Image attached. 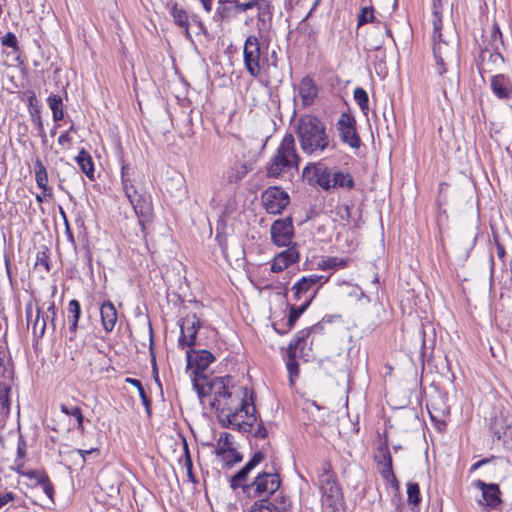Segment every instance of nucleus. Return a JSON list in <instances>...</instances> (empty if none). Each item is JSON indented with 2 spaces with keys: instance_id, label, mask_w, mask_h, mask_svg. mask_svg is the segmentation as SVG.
<instances>
[{
  "instance_id": "obj_60",
  "label": "nucleus",
  "mask_w": 512,
  "mask_h": 512,
  "mask_svg": "<svg viewBox=\"0 0 512 512\" xmlns=\"http://www.w3.org/2000/svg\"><path fill=\"white\" fill-rule=\"evenodd\" d=\"M494 460H495V457L481 459V460L475 462L474 464H472V466L470 467V472H474L477 469H479L480 467H482L488 463H491Z\"/></svg>"
},
{
  "instance_id": "obj_14",
  "label": "nucleus",
  "mask_w": 512,
  "mask_h": 512,
  "mask_svg": "<svg viewBox=\"0 0 512 512\" xmlns=\"http://www.w3.org/2000/svg\"><path fill=\"white\" fill-rule=\"evenodd\" d=\"M180 337L178 346L192 347L196 344V336L201 327V321L196 314H188L179 321Z\"/></svg>"
},
{
  "instance_id": "obj_54",
  "label": "nucleus",
  "mask_w": 512,
  "mask_h": 512,
  "mask_svg": "<svg viewBox=\"0 0 512 512\" xmlns=\"http://www.w3.org/2000/svg\"><path fill=\"white\" fill-rule=\"evenodd\" d=\"M258 0H248L246 2L237 3L235 9L237 12H245L247 10L253 9L256 7Z\"/></svg>"
},
{
  "instance_id": "obj_34",
  "label": "nucleus",
  "mask_w": 512,
  "mask_h": 512,
  "mask_svg": "<svg viewBox=\"0 0 512 512\" xmlns=\"http://www.w3.org/2000/svg\"><path fill=\"white\" fill-rule=\"evenodd\" d=\"M348 261L338 257H329L323 259L318 263V267L321 270L344 268L347 266Z\"/></svg>"
},
{
  "instance_id": "obj_26",
  "label": "nucleus",
  "mask_w": 512,
  "mask_h": 512,
  "mask_svg": "<svg viewBox=\"0 0 512 512\" xmlns=\"http://www.w3.org/2000/svg\"><path fill=\"white\" fill-rule=\"evenodd\" d=\"M298 90L299 96L301 97L304 105L312 104L315 97L317 96V87L313 80L308 76L301 80Z\"/></svg>"
},
{
  "instance_id": "obj_53",
  "label": "nucleus",
  "mask_w": 512,
  "mask_h": 512,
  "mask_svg": "<svg viewBox=\"0 0 512 512\" xmlns=\"http://www.w3.org/2000/svg\"><path fill=\"white\" fill-rule=\"evenodd\" d=\"M45 318L50 321V324L54 330L55 329V319H56V308H55V303L53 301H51L49 303V305L47 306V313H46Z\"/></svg>"
},
{
  "instance_id": "obj_5",
  "label": "nucleus",
  "mask_w": 512,
  "mask_h": 512,
  "mask_svg": "<svg viewBox=\"0 0 512 512\" xmlns=\"http://www.w3.org/2000/svg\"><path fill=\"white\" fill-rule=\"evenodd\" d=\"M303 175L325 191L343 188L350 190L354 188L352 175L338 167L328 168L322 162L310 163L303 169Z\"/></svg>"
},
{
  "instance_id": "obj_59",
  "label": "nucleus",
  "mask_w": 512,
  "mask_h": 512,
  "mask_svg": "<svg viewBox=\"0 0 512 512\" xmlns=\"http://www.w3.org/2000/svg\"><path fill=\"white\" fill-rule=\"evenodd\" d=\"M138 393H139V396H140V398L142 400L143 405L145 406L146 412L150 415V413H151V411H150L151 402H150V400H149V398H148L144 388L140 389L138 391Z\"/></svg>"
},
{
  "instance_id": "obj_35",
  "label": "nucleus",
  "mask_w": 512,
  "mask_h": 512,
  "mask_svg": "<svg viewBox=\"0 0 512 512\" xmlns=\"http://www.w3.org/2000/svg\"><path fill=\"white\" fill-rule=\"evenodd\" d=\"M309 307V301H304L299 307L292 305L289 310L288 321L287 324L291 329L298 318L304 313V311Z\"/></svg>"
},
{
  "instance_id": "obj_2",
  "label": "nucleus",
  "mask_w": 512,
  "mask_h": 512,
  "mask_svg": "<svg viewBox=\"0 0 512 512\" xmlns=\"http://www.w3.org/2000/svg\"><path fill=\"white\" fill-rule=\"evenodd\" d=\"M280 485L281 479L277 472L266 470L259 472L253 481H248L239 487L247 498L255 500L250 505H246L243 512H282L283 508L276 506L270 500Z\"/></svg>"
},
{
  "instance_id": "obj_7",
  "label": "nucleus",
  "mask_w": 512,
  "mask_h": 512,
  "mask_svg": "<svg viewBox=\"0 0 512 512\" xmlns=\"http://www.w3.org/2000/svg\"><path fill=\"white\" fill-rule=\"evenodd\" d=\"M231 382V376L214 377L210 380L207 377H203L201 380L194 379V386L201 399L209 397L211 406L220 405L223 407L225 405L223 397L235 388Z\"/></svg>"
},
{
  "instance_id": "obj_45",
  "label": "nucleus",
  "mask_w": 512,
  "mask_h": 512,
  "mask_svg": "<svg viewBox=\"0 0 512 512\" xmlns=\"http://www.w3.org/2000/svg\"><path fill=\"white\" fill-rule=\"evenodd\" d=\"M375 19L374 11L372 7H363L358 16V26H362L366 23L373 22Z\"/></svg>"
},
{
  "instance_id": "obj_51",
  "label": "nucleus",
  "mask_w": 512,
  "mask_h": 512,
  "mask_svg": "<svg viewBox=\"0 0 512 512\" xmlns=\"http://www.w3.org/2000/svg\"><path fill=\"white\" fill-rule=\"evenodd\" d=\"M257 424L256 428L251 430L249 433L253 431V435L255 438L258 439H265L268 436V431L266 427L263 425L262 422L257 423V421L254 423Z\"/></svg>"
},
{
  "instance_id": "obj_21",
  "label": "nucleus",
  "mask_w": 512,
  "mask_h": 512,
  "mask_svg": "<svg viewBox=\"0 0 512 512\" xmlns=\"http://www.w3.org/2000/svg\"><path fill=\"white\" fill-rule=\"evenodd\" d=\"M288 248L275 256L271 266V271L278 273L296 263L299 260V252L296 249L295 244L293 246H287Z\"/></svg>"
},
{
  "instance_id": "obj_43",
  "label": "nucleus",
  "mask_w": 512,
  "mask_h": 512,
  "mask_svg": "<svg viewBox=\"0 0 512 512\" xmlns=\"http://www.w3.org/2000/svg\"><path fill=\"white\" fill-rule=\"evenodd\" d=\"M220 456L228 468H231L234 464L241 462L243 459L242 455L236 450H230L227 454H222Z\"/></svg>"
},
{
  "instance_id": "obj_36",
  "label": "nucleus",
  "mask_w": 512,
  "mask_h": 512,
  "mask_svg": "<svg viewBox=\"0 0 512 512\" xmlns=\"http://www.w3.org/2000/svg\"><path fill=\"white\" fill-rule=\"evenodd\" d=\"M375 460L379 466L392 464V457L387 443H383L378 447Z\"/></svg>"
},
{
  "instance_id": "obj_50",
  "label": "nucleus",
  "mask_w": 512,
  "mask_h": 512,
  "mask_svg": "<svg viewBox=\"0 0 512 512\" xmlns=\"http://www.w3.org/2000/svg\"><path fill=\"white\" fill-rule=\"evenodd\" d=\"M27 477H29L30 479H34L36 481V483L40 486L41 484L44 483V478L45 480H49L47 474L45 472H40V471H29L25 474Z\"/></svg>"
},
{
  "instance_id": "obj_39",
  "label": "nucleus",
  "mask_w": 512,
  "mask_h": 512,
  "mask_svg": "<svg viewBox=\"0 0 512 512\" xmlns=\"http://www.w3.org/2000/svg\"><path fill=\"white\" fill-rule=\"evenodd\" d=\"M329 482L337 481L334 474L332 473V466L329 462H324L322 464L320 473H319V483L325 484Z\"/></svg>"
},
{
  "instance_id": "obj_64",
  "label": "nucleus",
  "mask_w": 512,
  "mask_h": 512,
  "mask_svg": "<svg viewBox=\"0 0 512 512\" xmlns=\"http://www.w3.org/2000/svg\"><path fill=\"white\" fill-rule=\"evenodd\" d=\"M126 382L131 384L132 387H136L138 391L143 388L141 382L139 380H137V379L126 378Z\"/></svg>"
},
{
  "instance_id": "obj_13",
  "label": "nucleus",
  "mask_w": 512,
  "mask_h": 512,
  "mask_svg": "<svg viewBox=\"0 0 512 512\" xmlns=\"http://www.w3.org/2000/svg\"><path fill=\"white\" fill-rule=\"evenodd\" d=\"M262 204L269 214H280L289 204L287 192L279 187H269L261 195Z\"/></svg>"
},
{
  "instance_id": "obj_17",
  "label": "nucleus",
  "mask_w": 512,
  "mask_h": 512,
  "mask_svg": "<svg viewBox=\"0 0 512 512\" xmlns=\"http://www.w3.org/2000/svg\"><path fill=\"white\" fill-rule=\"evenodd\" d=\"M271 239L279 247L290 246L294 235V228L291 218L278 219L273 222L271 229Z\"/></svg>"
},
{
  "instance_id": "obj_57",
  "label": "nucleus",
  "mask_w": 512,
  "mask_h": 512,
  "mask_svg": "<svg viewBox=\"0 0 512 512\" xmlns=\"http://www.w3.org/2000/svg\"><path fill=\"white\" fill-rule=\"evenodd\" d=\"M337 214L342 220L349 222L351 217V208L348 205H342L337 207Z\"/></svg>"
},
{
  "instance_id": "obj_8",
  "label": "nucleus",
  "mask_w": 512,
  "mask_h": 512,
  "mask_svg": "<svg viewBox=\"0 0 512 512\" xmlns=\"http://www.w3.org/2000/svg\"><path fill=\"white\" fill-rule=\"evenodd\" d=\"M266 59L261 58L260 42L257 36L249 35L243 46V62L247 73L254 79H265L269 83L265 68Z\"/></svg>"
},
{
  "instance_id": "obj_41",
  "label": "nucleus",
  "mask_w": 512,
  "mask_h": 512,
  "mask_svg": "<svg viewBox=\"0 0 512 512\" xmlns=\"http://www.w3.org/2000/svg\"><path fill=\"white\" fill-rule=\"evenodd\" d=\"M9 387H0V413L6 414L10 408Z\"/></svg>"
},
{
  "instance_id": "obj_44",
  "label": "nucleus",
  "mask_w": 512,
  "mask_h": 512,
  "mask_svg": "<svg viewBox=\"0 0 512 512\" xmlns=\"http://www.w3.org/2000/svg\"><path fill=\"white\" fill-rule=\"evenodd\" d=\"M379 472L387 482H389L393 486H397L398 482L393 472L392 464L382 465Z\"/></svg>"
},
{
  "instance_id": "obj_52",
  "label": "nucleus",
  "mask_w": 512,
  "mask_h": 512,
  "mask_svg": "<svg viewBox=\"0 0 512 512\" xmlns=\"http://www.w3.org/2000/svg\"><path fill=\"white\" fill-rule=\"evenodd\" d=\"M16 499V494L11 491L0 492V509L13 502Z\"/></svg>"
},
{
  "instance_id": "obj_40",
  "label": "nucleus",
  "mask_w": 512,
  "mask_h": 512,
  "mask_svg": "<svg viewBox=\"0 0 512 512\" xmlns=\"http://www.w3.org/2000/svg\"><path fill=\"white\" fill-rule=\"evenodd\" d=\"M438 3H440L439 0H433V7H434V11H433V27H434L433 37L436 36V40L439 39V33H441V29H442V19H441L440 12L438 10Z\"/></svg>"
},
{
  "instance_id": "obj_23",
  "label": "nucleus",
  "mask_w": 512,
  "mask_h": 512,
  "mask_svg": "<svg viewBox=\"0 0 512 512\" xmlns=\"http://www.w3.org/2000/svg\"><path fill=\"white\" fill-rule=\"evenodd\" d=\"M100 315L103 329L108 333L112 332L118 318L114 304L109 300L103 302L100 307Z\"/></svg>"
},
{
  "instance_id": "obj_3",
  "label": "nucleus",
  "mask_w": 512,
  "mask_h": 512,
  "mask_svg": "<svg viewBox=\"0 0 512 512\" xmlns=\"http://www.w3.org/2000/svg\"><path fill=\"white\" fill-rule=\"evenodd\" d=\"M296 134L302 152L319 156L326 150H333L335 143L326 130V125L317 117L304 115L296 123Z\"/></svg>"
},
{
  "instance_id": "obj_61",
  "label": "nucleus",
  "mask_w": 512,
  "mask_h": 512,
  "mask_svg": "<svg viewBox=\"0 0 512 512\" xmlns=\"http://www.w3.org/2000/svg\"><path fill=\"white\" fill-rule=\"evenodd\" d=\"M495 245H496V253H497L498 258H500L501 260H504L505 255H506L504 246L497 239L495 240Z\"/></svg>"
},
{
  "instance_id": "obj_37",
  "label": "nucleus",
  "mask_w": 512,
  "mask_h": 512,
  "mask_svg": "<svg viewBox=\"0 0 512 512\" xmlns=\"http://www.w3.org/2000/svg\"><path fill=\"white\" fill-rule=\"evenodd\" d=\"M354 100L359 105L363 113L366 114L369 109V98L367 92L363 88L357 87L354 90Z\"/></svg>"
},
{
  "instance_id": "obj_49",
  "label": "nucleus",
  "mask_w": 512,
  "mask_h": 512,
  "mask_svg": "<svg viewBox=\"0 0 512 512\" xmlns=\"http://www.w3.org/2000/svg\"><path fill=\"white\" fill-rule=\"evenodd\" d=\"M3 335H5V333ZM6 352H7L6 341L4 340V336H2V338L0 339V376H3L6 371V367H5Z\"/></svg>"
},
{
  "instance_id": "obj_4",
  "label": "nucleus",
  "mask_w": 512,
  "mask_h": 512,
  "mask_svg": "<svg viewBox=\"0 0 512 512\" xmlns=\"http://www.w3.org/2000/svg\"><path fill=\"white\" fill-rule=\"evenodd\" d=\"M138 174L135 167L130 164L122 166L121 182L123 191L129 200L139 224L144 227L145 222L150 221L153 213L152 202L149 195L142 193L137 187Z\"/></svg>"
},
{
  "instance_id": "obj_55",
  "label": "nucleus",
  "mask_w": 512,
  "mask_h": 512,
  "mask_svg": "<svg viewBox=\"0 0 512 512\" xmlns=\"http://www.w3.org/2000/svg\"><path fill=\"white\" fill-rule=\"evenodd\" d=\"M184 467L186 469L187 477H188L189 481H191L192 483L196 484L197 483V479H196V477H195V475L193 474V471H192L193 464H192L191 457H188L187 459H185Z\"/></svg>"
},
{
  "instance_id": "obj_16",
  "label": "nucleus",
  "mask_w": 512,
  "mask_h": 512,
  "mask_svg": "<svg viewBox=\"0 0 512 512\" xmlns=\"http://www.w3.org/2000/svg\"><path fill=\"white\" fill-rule=\"evenodd\" d=\"M187 366L190 369H194L195 379H202L206 377L204 375L205 370L209 365L214 362V355L208 350H196L189 349L186 351Z\"/></svg>"
},
{
  "instance_id": "obj_28",
  "label": "nucleus",
  "mask_w": 512,
  "mask_h": 512,
  "mask_svg": "<svg viewBox=\"0 0 512 512\" xmlns=\"http://www.w3.org/2000/svg\"><path fill=\"white\" fill-rule=\"evenodd\" d=\"M170 14L173 17L174 23L184 29L186 38L191 39L187 11L178 4H173L170 9Z\"/></svg>"
},
{
  "instance_id": "obj_15",
  "label": "nucleus",
  "mask_w": 512,
  "mask_h": 512,
  "mask_svg": "<svg viewBox=\"0 0 512 512\" xmlns=\"http://www.w3.org/2000/svg\"><path fill=\"white\" fill-rule=\"evenodd\" d=\"M336 126L343 143L353 149H358L361 146V139L356 132V121L353 116L346 113L341 114Z\"/></svg>"
},
{
  "instance_id": "obj_47",
  "label": "nucleus",
  "mask_w": 512,
  "mask_h": 512,
  "mask_svg": "<svg viewBox=\"0 0 512 512\" xmlns=\"http://www.w3.org/2000/svg\"><path fill=\"white\" fill-rule=\"evenodd\" d=\"M26 96L31 115L34 117L35 114H40V108L35 93L33 91H28L26 92Z\"/></svg>"
},
{
  "instance_id": "obj_48",
  "label": "nucleus",
  "mask_w": 512,
  "mask_h": 512,
  "mask_svg": "<svg viewBox=\"0 0 512 512\" xmlns=\"http://www.w3.org/2000/svg\"><path fill=\"white\" fill-rule=\"evenodd\" d=\"M1 44L5 47L12 48L13 50H18V41L17 37L14 33L8 32L1 38Z\"/></svg>"
},
{
  "instance_id": "obj_42",
  "label": "nucleus",
  "mask_w": 512,
  "mask_h": 512,
  "mask_svg": "<svg viewBox=\"0 0 512 512\" xmlns=\"http://www.w3.org/2000/svg\"><path fill=\"white\" fill-rule=\"evenodd\" d=\"M235 173H233L230 177V181H240L242 178L246 176V174L251 170V165L248 163H240L234 168Z\"/></svg>"
},
{
  "instance_id": "obj_27",
  "label": "nucleus",
  "mask_w": 512,
  "mask_h": 512,
  "mask_svg": "<svg viewBox=\"0 0 512 512\" xmlns=\"http://www.w3.org/2000/svg\"><path fill=\"white\" fill-rule=\"evenodd\" d=\"M34 172H35V180L37 186L43 190L44 196L51 197L52 189L48 185V174L45 166L41 162L40 159H36L34 162Z\"/></svg>"
},
{
  "instance_id": "obj_12",
  "label": "nucleus",
  "mask_w": 512,
  "mask_h": 512,
  "mask_svg": "<svg viewBox=\"0 0 512 512\" xmlns=\"http://www.w3.org/2000/svg\"><path fill=\"white\" fill-rule=\"evenodd\" d=\"M322 492V506L325 512H343L344 497L337 481L320 484Z\"/></svg>"
},
{
  "instance_id": "obj_38",
  "label": "nucleus",
  "mask_w": 512,
  "mask_h": 512,
  "mask_svg": "<svg viewBox=\"0 0 512 512\" xmlns=\"http://www.w3.org/2000/svg\"><path fill=\"white\" fill-rule=\"evenodd\" d=\"M407 495L409 504L417 506L421 501L419 485L414 482H409L407 484Z\"/></svg>"
},
{
  "instance_id": "obj_29",
  "label": "nucleus",
  "mask_w": 512,
  "mask_h": 512,
  "mask_svg": "<svg viewBox=\"0 0 512 512\" xmlns=\"http://www.w3.org/2000/svg\"><path fill=\"white\" fill-rule=\"evenodd\" d=\"M75 160L82 172L85 173L90 180H94V163L90 154L86 150L81 149Z\"/></svg>"
},
{
  "instance_id": "obj_31",
  "label": "nucleus",
  "mask_w": 512,
  "mask_h": 512,
  "mask_svg": "<svg viewBox=\"0 0 512 512\" xmlns=\"http://www.w3.org/2000/svg\"><path fill=\"white\" fill-rule=\"evenodd\" d=\"M48 105L52 110L53 120L60 121L64 118L63 101L59 95H50L47 98Z\"/></svg>"
},
{
  "instance_id": "obj_11",
  "label": "nucleus",
  "mask_w": 512,
  "mask_h": 512,
  "mask_svg": "<svg viewBox=\"0 0 512 512\" xmlns=\"http://www.w3.org/2000/svg\"><path fill=\"white\" fill-rule=\"evenodd\" d=\"M328 280L329 277L317 274L303 276L291 288L293 299L303 302L308 300L310 305L317 295L318 289Z\"/></svg>"
},
{
  "instance_id": "obj_20",
  "label": "nucleus",
  "mask_w": 512,
  "mask_h": 512,
  "mask_svg": "<svg viewBox=\"0 0 512 512\" xmlns=\"http://www.w3.org/2000/svg\"><path fill=\"white\" fill-rule=\"evenodd\" d=\"M385 37L391 38L392 32L386 23L381 24L377 22V25L368 33L366 38V48L371 51H379L381 50Z\"/></svg>"
},
{
  "instance_id": "obj_30",
  "label": "nucleus",
  "mask_w": 512,
  "mask_h": 512,
  "mask_svg": "<svg viewBox=\"0 0 512 512\" xmlns=\"http://www.w3.org/2000/svg\"><path fill=\"white\" fill-rule=\"evenodd\" d=\"M256 8L258 9V22L266 26L267 23L271 22L273 17L272 0H258Z\"/></svg>"
},
{
  "instance_id": "obj_25",
  "label": "nucleus",
  "mask_w": 512,
  "mask_h": 512,
  "mask_svg": "<svg viewBox=\"0 0 512 512\" xmlns=\"http://www.w3.org/2000/svg\"><path fill=\"white\" fill-rule=\"evenodd\" d=\"M491 89L500 99H508L512 94V84L503 74L495 75L491 78Z\"/></svg>"
},
{
  "instance_id": "obj_63",
  "label": "nucleus",
  "mask_w": 512,
  "mask_h": 512,
  "mask_svg": "<svg viewBox=\"0 0 512 512\" xmlns=\"http://www.w3.org/2000/svg\"><path fill=\"white\" fill-rule=\"evenodd\" d=\"M26 452V445L24 442H19L17 447V454L20 459H23Z\"/></svg>"
},
{
  "instance_id": "obj_10",
  "label": "nucleus",
  "mask_w": 512,
  "mask_h": 512,
  "mask_svg": "<svg viewBox=\"0 0 512 512\" xmlns=\"http://www.w3.org/2000/svg\"><path fill=\"white\" fill-rule=\"evenodd\" d=\"M323 327L320 324L314 325L311 328H306L299 331L294 340H292L288 346V357L286 360V367L289 372V378L291 384L294 383V378L298 377L299 369L296 358L304 355L306 346V340L311 332H320Z\"/></svg>"
},
{
  "instance_id": "obj_22",
  "label": "nucleus",
  "mask_w": 512,
  "mask_h": 512,
  "mask_svg": "<svg viewBox=\"0 0 512 512\" xmlns=\"http://www.w3.org/2000/svg\"><path fill=\"white\" fill-rule=\"evenodd\" d=\"M25 313L28 326H32L31 328L34 337L42 338L45 333L48 320L41 314V308H36V315L33 319V307L31 303H28L26 305Z\"/></svg>"
},
{
  "instance_id": "obj_24",
  "label": "nucleus",
  "mask_w": 512,
  "mask_h": 512,
  "mask_svg": "<svg viewBox=\"0 0 512 512\" xmlns=\"http://www.w3.org/2000/svg\"><path fill=\"white\" fill-rule=\"evenodd\" d=\"M493 434L501 443L503 448L507 450L512 449V425H505L497 419L490 426Z\"/></svg>"
},
{
  "instance_id": "obj_9",
  "label": "nucleus",
  "mask_w": 512,
  "mask_h": 512,
  "mask_svg": "<svg viewBox=\"0 0 512 512\" xmlns=\"http://www.w3.org/2000/svg\"><path fill=\"white\" fill-rule=\"evenodd\" d=\"M433 57L435 61L434 67L437 74L440 76L444 75L448 70V66L458 64L459 62L457 44L445 41L442 38V33H439L438 40H436V36H434Z\"/></svg>"
},
{
  "instance_id": "obj_46",
  "label": "nucleus",
  "mask_w": 512,
  "mask_h": 512,
  "mask_svg": "<svg viewBox=\"0 0 512 512\" xmlns=\"http://www.w3.org/2000/svg\"><path fill=\"white\" fill-rule=\"evenodd\" d=\"M68 313L70 314L68 317H70L71 321L78 322L80 315H81V307L80 303L73 299L70 300L68 303Z\"/></svg>"
},
{
  "instance_id": "obj_19",
  "label": "nucleus",
  "mask_w": 512,
  "mask_h": 512,
  "mask_svg": "<svg viewBox=\"0 0 512 512\" xmlns=\"http://www.w3.org/2000/svg\"><path fill=\"white\" fill-rule=\"evenodd\" d=\"M264 460V454L257 451L249 461L235 474L230 480V486L233 490L238 489L249 481V474Z\"/></svg>"
},
{
  "instance_id": "obj_62",
  "label": "nucleus",
  "mask_w": 512,
  "mask_h": 512,
  "mask_svg": "<svg viewBox=\"0 0 512 512\" xmlns=\"http://www.w3.org/2000/svg\"><path fill=\"white\" fill-rule=\"evenodd\" d=\"M68 322H69V332L72 334V336L70 337V340H73V338L76 334L77 328H78V322L71 321L70 317H68Z\"/></svg>"
},
{
  "instance_id": "obj_33",
  "label": "nucleus",
  "mask_w": 512,
  "mask_h": 512,
  "mask_svg": "<svg viewBox=\"0 0 512 512\" xmlns=\"http://www.w3.org/2000/svg\"><path fill=\"white\" fill-rule=\"evenodd\" d=\"M60 410H61V412H63L64 414H66L68 416L75 417L76 421H77V429L80 431H84V425H83L84 416L82 414L81 409L78 406H69L66 404H61Z\"/></svg>"
},
{
  "instance_id": "obj_58",
  "label": "nucleus",
  "mask_w": 512,
  "mask_h": 512,
  "mask_svg": "<svg viewBox=\"0 0 512 512\" xmlns=\"http://www.w3.org/2000/svg\"><path fill=\"white\" fill-rule=\"evenodd\" d=\"M58 143L61 146H64L66 148H69L72 143V138L69 135V132H64L58 137Z\"/></svg>"
},
{
  "instance_id": "obj_32",
  "label": "nucleus",
  "mask_w": 512,
  "mask_h": 512,
  "mask_svg": "<svg viewBox=\"0 0 512 512\" xmlns=\"http://www.w3.org/2000/svg\"><path fill=\"white\" fill-rule=\"evenodd\" d=\"M232 438L229 433L224 432L220 434L215 450L216 455L227 454L230 450H236L233 447Z\"/></svg>"
},
{
  "instance_id": "obj_56",
  "label": "nucleus",
  "mask_w": 512,
  "mask_h": 512,
  "mask_svg": "<svg viewBox=\"0 0 512 512\" xmlns=\"http://www.w3.org/2000/svg\"><path fill=\"white\" fill-rule=\"evenodd\" d=\"M44 483L40 485L43 492L46 494V496L53 502V496H54V487L50 480H43Z\"/></svg>"
},
{
  "instance_id": "obj_18",
  "label": "nucleus",
  "mask_w": 512,
  "mask_h": 512,
  "mask_svg": "<svg viewBox=\"0 0 512 512\" xmlns=\"http://www.w3.org/2000/svg\"><path fill=\"white\" fill-rule=\"evenodd\" d=\"M472 485L482 492V501H479L481 505L497 508L502 503L500 497L501 491L498 484H488L482 480H475Z\"/></svg>"
},
{
  "instance_id": "obj_1",
  "label": "nucleus",
  "mask_w": 512,
  "mask_h": 512,
  "mask_svg": "<svg viewBox=\"0 0 512 512\" xmlns=\"http://www.w3.org/2000/svg\"><path fill=\"white\" fill-rule=\"evenodd\" d=\"M248 391L243 387H235L224 398L225 405L211 406L224 427L250 432L256 422V408L253 402L246 400Z\"/></svg>"
},
{
  "instance_id": "obj_6",
  "label": "nucleus",
  "mask_w": 512,
  "mask_h": 512,
  "mask_svg": "<svg viewBox=\"0 0 512 512\" xmlns=\"http://www.w3.org/2000/svg\"><path fill=\"white\" fill-rule=\"evenodd\" d=\"M299 162L300 157L295 147V138L291 133L285 134L275 153L266 164V175L279 178L292 170H297Z\"/></svg>"
}]
</instances>
